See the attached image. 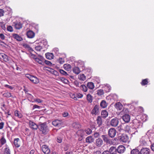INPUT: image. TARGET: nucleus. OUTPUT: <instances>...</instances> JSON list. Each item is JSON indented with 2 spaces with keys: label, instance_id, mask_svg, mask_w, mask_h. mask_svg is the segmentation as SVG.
Listing matches in <instances>:
<instances>
[{
  "label": "nucleus",
  "instance_id": "nucleus-1",
  "mask_svg": "<svg viewBox=\"0 0 154 154\" xmlns=\"http://www.w3.org/2000/svg\"><path fill=\"white\" fill-rule=\"evenodd\" d=\"M38 129L43 134H46L49 131L47 125L45 123H42L38 125Z\"/></svg>",
  "mask_w": 154,
  "mask_h": 154
},
{
  "label": "nucleus",
  "instance_id": "nucleus-2",
  "mask_svg": "<svg viewBox=\"0 0 154 154\" xmlns=\"http://www.w3.org/2000/svg\"><path fill=\"white\" fill-rule=\"evenodd\" d=\"M26 77L29 79L33 83L37 84L39 82V79L35 76L29 74H26Z\"/></svg>",
  "mask_w": 154,
  "mask_h": 154
},
{
  "label": "nucleus",
  "instance_id": "nucleus-3",
  "mask_svg": "<svg viewBox=\"0 0 154 154\" xmlns=\"http://www.w3.org/2000/svg\"><path fill=\"white\" fill-rule=\"evenodd\" d=\"M116 131L114 128H110L108 131V135L111 138L114 137L116 135Z\"/></svg>",
  "mask_w": 154,
  "mask_h": 154
},
{
  "label": "nucleus",
  "instance_id": "nucleus-4",
  "mask_svg": "<svg viewBox=\"0 0 154 154\" xmlns=\"http://www.w3.org/2000/svg\"><path fill=\"white\" fill-rule=\"evenodd\" d=\"M109 123L112 126L116 127L119 123V119L116 117H115L111 120Z\"/></svg>",
  "mask_w": 154,
  "mask_h": 154
},
{
  "label": "nucleus",
  "instance_id": "nucleus-5",
  "mask_svg": "<svg viewBox=\"0 0 154 154\" xmlns=\"http://www.w3.org/2000/svg\"><path fill=\"white\" fill-rule=\"evenodd\" d=\"M100 107L99 105H96L92 109L91 113L93 115H96L99 112Z\"/></svg>",
  "mask_w": 154,
  "mask_h": 154
},
{
  "label": "nucleus",
  "instance_id": "nucleus-6",
  "mask_svg": "<svg viewBox=\"0 0 154 154\" xmlns=\"http://www.w3.org/2000/svg\"><path fill=\"white\" fill-rule=\"evenodd\" d=\"M126 128L128 132L132 135L136 134L138 132L136 128H133L128 125L126 126Z\"/></svg>",
  "mask_w": 154,
  "mask_h": 154
},
{
  "label": "nucleus",
  "instance_id": "nucleus-7",
  "mask_svg": "<svg viewBox=\"0 0 154 154\" xmlns=\"http://www.w3.org/2000/svg\"><path fill=\"white\" fill-rule=\"evenodd\" d=\"M5 147L3 150L0 152V154H11V151L8 145L6 144Z\"/></svg>",
  "mask_w": 154,
  "mask_h": 154
},
{
  "label": "nucleus",
  "instance_id": "nucleus-8",
  "mask_svg": "<svg viewBox=\"0 0 154 154\" xmlns=\"http://www.w3.org/2000/svg\"><path fill=\"white\" fill-rule=\"evenodd\" d=\"M63 123L61 121L57 119L55 120L52 122V124L55 127H61Z\"/></svg>",
  "mask_w": 154,
  "mask_h": 154
},
{
  "label": "nucleus",
  "instance_id": "nucleus-9",
  "mask_svg": "<svg viewBox=\"0 0 154 154\" xmlns=\"http://www.w3.org/2000/svg\"><path fill=\"white\" fill-rule=\"evenodd\" d=\"M150 149L148 148H142L140 151V154H150Z\"/></svg>",
  "mask_w": 154,
  "mask_h": 154
},
{
  "label": "nucleus",
  "instance_id": "nucleus-10",
  "mask_svg": "<svg viewBox=\"0 0 154 154\" xmlns=\"http://www.w3.org/2000/svg\"><path fill=\"white\" fill-rule=\"evenodd\" d=\"M42 150L45 154H49L50 152V149L46 145H43L42 146Z\"/></svg>",
  "mask_w": 154,
  "mask_h": 154
},
{
  "label": "nucleus",
  "instance_id": "nucleus-11",
  "mask_svg": "<svg viewBox=\"0 0 154 154\" xmlns=\"http://www.w3.org/2000/svg\"><path fill=\"white\" fill-rule=\"evenodd\" d=\"M29 124L30 127L32 129L36 130L38 128V125L31 121H29Z\"/></svg>",
  "mask_w": 154,
  "mask_h": 154
},
{
  "label": "nucleus",
  "instance_id": "nucleus-12",
  "mask_svg": "<svg viewBox=\"0 0 154 154\" xmlns=\"http://www.w3.org/2000/svg\"><path fill=\"white\" fill-rule=\"evenodd\" d=\"M117 152L119 153H122L125 150V148L122 145L119 146L117 149Z\"/></svg>",
  "mask_w": 154,
  "mask_h": 154
},
{
  "label": "nucleus",
  "instance_id": "nucleus-13",
  "mask_svg": "<svg viewBox=\"0 0 154 154\" xmlns=\"http://www.w3.org/2000/svg\"><path fill=\"white\" fill-rule=\"evenodd\" d=\"M14 144L16 148H18L20 146V142L19 138H15L14 139Z\"/></svg>",
  "mask_w": 154,
  "mask_h": 154
},
{
  "label": "nucleus",
  "instance_id": "nucleus-14",
  "mask_svg": "<svg viewBox=\"0 0 154 154\" xmlns=\"http://www.w3.org/2000/svg\"><path fill=\"white\" fill-rule=\"evenodd\" d=\"M78 135L79 136L78 140L79 141H81L84 137L83 131L82 130H79L77 132Z\"/></svg>",
  "mask_w": 154,
  "mask_h": 154
},
{
  "label": "nucleus",
  "instance_id": "nucleus-15",
  "mask_svg": "<svg viewBox=\"0 0 154 154\" xmlns=\"http://www.w3.org/2000/svg\"><path fill=\"white\" fill-rule=\"evenodd\" d=\"M123 121L126 123H128L130 120V116L128 114H125L122 116Z\"/></svg>",
  "mask_w": 154,
  "mask_h": 154
},
{
  "label": "nucleus",
  "instance_id": "nucleus-16",
  "mask_svg": "<svg viewBox=\"0 0 154 154\" xmlns=\"http://www.w3.org/2000/svg\"><path fill=\"white\" fill-rule=\"evenodd\" d=\"M26 35L28 38H32L35 36V33L32 31L29 30L27 32Z\"/></svg>",
  "mask_w": 154,
  "mask_h": 154
},
{
  "label": "nucleus",
  "instance_id": "nucleus-17",
  "mask_svg": "<svg viewBox=\"0 0 154 154\" xmlns=\"http://www.w3.org/2000/svg\"><path fill=\"white\" fill-rule=\"evenodd\" d=\"M109 151L110 154H116L117 152V149L115 146H112L110 148Z\"/></svg>",
  "mask_w": 154,
  "mask_h": 154
},
{
  "label": "nucleus",
  "instance_id": "nucleus-18",
  "mask_svg": "<svg viewBox=\"0 0 154 154\" xmlns=\"http://www.w3.org/2000/svg\"><path fill=\"white\" fill-rule=\"evenodd\" d=\"M115 106L117 110H121L122 109L123 105L120 102H117L115 105Z\"/></svg>",
  "mask_w": 154,
  "mask_h": 154
},
{
  "label": "nucleus",
  "instance_id": "nucleus-19",
  "mask_svg": "<svg viewBox=\"0 0 154 154\" xmlns=\"http://www.w3.org/2000/svg\"><path fill=\"white\" fill-rule=\"evenodd\" d=\"M103 143L102 140L100 138H98L96 140V144L98 147L100 146Z\"/></svg>",
  "mask_w": 154,
  "mask_h": 154
},
{
  "label": "nucleus",
  "instance_id": "nucleus-20",
  "mask_svg": "<svg viewBox=\"0 0 154 154\" xmlns=\"http://www.w3.org/2000/svg\"><path fill=\"white\" fill-rule=\"evenodd\" d=\"M128 140V137L126 135H122L121 136L120 140L124 143L126 142Z\"/></svg>",
  "mask_w": 154,
  "mask_h": 154
},
{
  "label": "nucleus",
  "instance_id": "nucleus-21",
  "mask_svg": "<svg viewBox=\"0 0 154 154\" xmlns=\"http://www.w3.org/2000/svg\"><path fill=\"white\" fill-rule=\"evenodd\" d=\"M13 36L14 38L18 41H21L23 40L22 38L18 34H13Z\"/></svg>",
  "mask_w": 154,
  "mask_h": 154
},
{
  "label": "nucleus",
  "instance_id": "nucleus-22",
  "mask_svg": "<svg viewBox=\"0 0 154 154\" xmlns=\"http://www.w3.org/2000/svg\"><path fill=\"white\" fill-rule=\"evenodd\" d=\"M101 116L102 117L105 119L107 117L108 113L107 111L105 110H103L101 113Z\"/></svg>",
  "mask_w": 154,
  "mask_h": 154
},
{
  "label": "nucleus",
  "instance_id": "nucleus-23",
  "mask_svg": "<svg viewBox=\"0 0 154 154\" xmlns=\"http://www.w3.org/2000/svg\"><path fill=\"white\" fill-rule=\"evenodd\" d=\"M64 137V135L62 134H60L57 137V141L60 143L62 142V140Z\"/></svg>",
  "mask_w": 154,
  "mask_h": 154
},
{
  "label": "nucleus",
  "instance_id": "nucleus-24",
  "mask_svg": "<svg viewBox=\"0 0 154 154\" xmlns=\"http://www.w3.org/2000/svg\"><path fill=\"white\" fill-rule=\"evenodd\" d=\"M45 56L46 58L49 60L53 59L54 56L53 53H46Z\"/></svg>",
  "mask_w": 154,
  "mask_h": 154
},
{
  "label": "nucleus",
  "instance_id": "nucleus-25",
  "mask_svg": "<svg viewBox=\"0 0 154 154\" xmlns=\"http://www.w3.org/2000/svg\"><path fill=\"white\" fill-rule=\"evenodd\" d=\"M97 124L98 126H100L102 124V119L100 116H98L97 117Z\"/></svg>",
  "mask_w": 154,
  "mask_h": 154
},
{
  "label": "nucleus",
  "instance_id": "nucleus-26",
  "mask_svg": "<svg viewBox=\"0 0 154 154\" xmlns=\"http://www.w3.org/2000/svg\"><path fill=\"white\" fill-rule=\"evenodd\" d=\"M133 123L135 127L137 128H140L141 126V122L138 120H134V121Z\"/></svg>",
  "mask_w": 154,
  "mask_h": 154
},
{
  "label": "nucleus",
  "instance_id": "nucleus-27",
  "mask_svg": "<svg viewBox=\"0 0 154 154\" xmlns=\"http://www.w3.org/2000/svg\"><path fill=\"white\" fill-rule=\"evenodd\" d=\"M3 95L4 97L7 98H9L11 97L13 98L15 97V96L14 95H12L11 93L8 92H5L4 94H3Z\"/></svg>",
  "mask_w": 154,
  "mask_h": 154
},
{
  "label": "nucleus",
  "instance_id": "nucleus-28",
  "mask_svg": "<svg viewBox=\"0 0 154 154\" xmlns=\"http://www.w3.org/2000/svg\"><path fill=\"white\" fill-rule=\"evenodd\" d=\"M101 137L105 142L106 143H109V140L108 137L107 135H102Z\"/></svg>",
  "mask_w": 154,
  "mask_h": 154
},
{
  "label": "nucleus",
  "instance_id": "nucleus-29",
  "mask_svg": "<svg viewBox=\"0 0 154 154\" xmlns=\"http://www.w3.org/2000/svg\"><path fill=\"white\" fill-rule=\"evenodd\" d=\"M73 72L76 74H78L80 72L79 68L78 67H75L73 68Z\"/></svg>",
  "mask_w": 154,
  "mask_h": 154
},
{
  "label": "nucleus",
  "instance_id": "nucleus-30",
  "mask_svg": "<svg viewBox=\"0 0 154 154\" xmlns=\"http://www.w3.org/2000/svg\"><path fill=\"white\" fill-rule=\"evenodd\" d=\"M73 128L75 129H79L80 128V125L77 122H75L73 123L72 124Z\"/></svg>",
  "mask_w": 154,
  "mask_h": 154
},
{
  "label": "nucleus",
  "instance_id": "nucleus-31",
  "mask_svg": "<svg viewBox=\"0 0 154 154\" xmlns=\"http://www.w3.org/2000/svg\"><path fill=\"white\" fill-rule=\"evenodd\" d=\"M107 104L105 100H102L100 103V106L102 108H106L107 106Z\"/></svg>",
  "mask_w": 154,
  "mask_h": 154
},
{
  "label": "nucleus",
  "instance_id": "nucleus-32",
  "mask_svg": "<svg viewBox=\"0 0 154 154\" xmlns=\"http://www.w3.org/2000/svg\"><path fill=\"white\" fill-rule=\"evenodd\" d=\"M87 99L88 102L91 103L93 100V97L90 94H88L87 96Z\"/></svg>",
  "mask_w": 154,
  "mask_h": 154
},
{
  "label": "nucleus",
  "instance_id": "nucleus-33",
  "mask_svg": "<svg viewBox=\"0 0 154 154\" xmlns=\"http://www.w3.org/2000/svg\"><path fill=\"white\" fill-rule=\"evenodd\" d=\"M94 139L91 136H89L87 137L86 139V142L89 143H91L93 142Z\"/></svg>",
  "mask_w": 154,
  "mask_h": 154
},
{
  "label": "nucleus",
  "instance_id": "nucleus-34",
  "mask_svg": "<svg viewBox=\"0 0 154 154\" xmlns=\"http://www.w3.org/2000/svg\"><path fill=\"white\" fill-rule=\"evenodd\" d=\"M131 154H140V151L137 148L133 149L131 151Z\"/></svg>",
  "mask_w": 154,
  "mask_h": 154
},
{
  "label": "nucleus",
  "instance_id": "nucleus-35",
  "mask_svg": "<svg viewBox=\"0 0 154 154\" xmlns=\"http://www.w3.org/2000/svg\"><path fill=\"white\" fill-rule=\"evenodd\" d=\"M87 87L89 89H92L94 88V83L92 82H88L87 84Z\"/></svg>",
  "mask_w": 154,
  "mask_h": 154
},
{
  "label": "nucleus",
  "instance_id": "nucleus-36",
  "mask_svg": "<svg viewBox=\"0 0 154 154\" xmlns=\"http://www.w3.org/2000/svg\"><path fill=\"white\" fill-rule=\"evenodd\" d=\"M103 88L105 91L106 92L110 91L111 89V87L108 84H106L105 86L103 87Z\"/></svg>",
  "mask_w": 154,
  "mask_h": 154
},
{
  "label": "nucleus",
  "instance_id": "nucleus-37",
  "mask_svg": "<svg viewBox=\"0 0 154 154\" xmlns=\"http://www.w3.org/2000/svg\"><path fill=\"white\" fill-rule=\"evenodd\" d=\"M15 27L17 29H20L22 27V24L20 22H18L15 24Z\"/></svg>",
  "mask_w": 154,
  "mask_h": 154
},
{
  "label": "nucleus",
  "instance_id": "nucleus-38",
  "mask_svg": "<svg viewBox=\"0 0 154 154\" xmlns=\"http://www.w3.org/2000/svg\"><path fill=\"white\" fill-rule=\"evenodd\" d=\"M79 79L81 81H84L86 79V77L84 74H80L78 76Z\"/></svg>",
  "mask_w": 154,
  "mask_h": 154
},
{
  "label": "nucleus",
  "instance_id": "nucleus-39",
  "mask_svg": "<svg viewBox=\"0 0 154 154\" xmlns=\"http://www.w3.org/2000/svg\"><path fill=\"white\" fill-rule=\"evenodd\" d=\"M63 68L67 71H69L71 68V66L69 64H66L63 65Z\"/></svg>",
  "mask_w": 154,
  "mask_h": 154
},
{
  "label": "nucleus",
  "instance_id": "nucleus-40",
  "mask_svg": "<svg viewBox=\"0 0 154 154\" xmlns=\"http://www.w3.org/2000/svg\"><path fill=\"white\" fill-rule=\"evenodd\" d=\"M0 142L2 145H3L6 143V140L4 136V135L2 136L0 140Z\"/></svg>",
  "mask_w": 154,
  "mask_h": 154
},
{
  "label": "nucleus",
  "instance_id": "nucleus-41",
  "mask_svg": "<svg viewBox=\"0 0 154 154\" xmlns=\"http://www.w3.org/2000/svg\"><path fill=\"white\" fill-rule=\"evenodd\" d=\"M140 142L141 144L143 145H147L146 141L145 140V137H142L140 140Z\"/></svg>",
  "mask_w": 154,
  "mask_h": 154
},
{
  "label": "nucleus",
  "instance_id": "nucleus-42",
  "mask_svg": "<svg viewBox=\"0 0 154 154\" xmlns=\"http://www.w3.org/2000/svg\"><path fill=\"white\" fill-rule=\"evenodd\" d=\"M81 90L84 92H86L87 91V87L85 85H81L80 87Z\"/></svg>",
  "mask_w": 154,
  "mask_h": 154
},
{
  "label": "nucleus",
  "instance_id": "nucleus-43",
  "mask_svg": "<svg viewBox=\"0 0 154 154\" xmlns=\"http://www.w3.org/2000/svg\"><path fill=\"white\" fill-rule=\"evenodd\" d=\"M14 115L15 116H17L19 118H21L22 116V114L19 113L17 110H16L14 111Z\"/></svg>",
  "mask_w": 154,
  "mask_h": 154
},
{
  "label": "nucleus",
  "instance_id": "nucleus-44",
  "mask_svg": "<svg viewBox=\"0 0 154 154\" xmlns=\"http://www.w3.org/2000/svg\"><path fill=\"white\" fill-rule=\"evenodd\" d=\"M97 94L99 96H101L103 95L104 94V92L103 90L99 89L97 91Z\"/></svg>",
  "mask_w": 154,
  "mask_h": 154
},
{
  "label": "nucleus",
  "instance_id": "nucleus-45",
  "mask_svg": "<svg viewBox=\"0 0 154 154\" xmlns=\"http://www.w3.org/2000/svg\"><path fill=\"white\" fill-rule=\"evenodd\" d=\"M148 83V79H146L142 80L141 84L142 85H147Z\"/></svg>",
  "mask_w": 154,
  "mask_h": 154
},
{
  "label": "nucleus",
  "instance_id": "nucleus-46",
  "mask_svg": "<svg viewBox=\"0 0 154 154\" xmlns=\"http://www.w3.org/2000/svg\"><path fill=\"white\" fill-rule=\"evenodd\" d=\"M86 133L88 135L90 134L92 132V130L89 128H87L85 129Z\"/></svg>",
  "mask_w": 154,
  "mask_h": 154
},
{
  "label": "nucleus",
  "instance_id": "nucleus-47",
  "mask_svg": "<svg viewBox=\"0 0 154 154\" xmlns=\"http://www.w3.org/2000/svg\"><path fill=\"white\" fill-rule=\"evenodd\" d=\"M60 79L61 81L62 82H63L66 84H67L69 82L68 81L67 79L64 78H60Z\"/></svg>",
  "mask_w": 154,
  "mask_h": 154
},
{
  "label": "nucleus",
  "instance_id": "nucleus-48",
  "mask_svg": "<svg viewBox=\"0 0 154 154\" xmlns=\"http://www.w3.org/2000/svg\"><path fill=\"white\" fill-rule=\"evenodd\" d=\"M0 26H1L2 29L4 30H5L6 29L5 26V24L3 22H0Z\"/></svg>",
  "mask_w": 154,
  "mask_h": 154
},
{
  "label": "nucleus",
  "instance_id": "nucleus-49",
  "mask_svg": "<svg viewBox=\"0 0 154 154\" xmlns=\"http://www.w3.org/2000/svg\"><path fill=\"white\" fill-rule=\"evenodd\" d=\"M2 59H3V60L5 62H7L9 60L8 56L6 55L5 54L3 57H2Z\"/></svg>",
  "mask_w": 154,
  "mask_h": 154
},
{
  "label": "nucleus",
  "instance_id": "nucleus-50",
  "mask_svg": "<svg viewBox=\"0 0 154 154\" xmlns=\"http://www.w3.org/2000/svg\"><path fill=\"white\" fill-rule=\"evenodd\" d=\"M59 71L61 74L64 75L66 76L68 75L67 73L63 69H60Z\"/></svg>",
  "mask_w": 154,
  "mask_h": 154
},
{
  "label": "nucleus",
  "instance_id": "nucleus-51",
  "mask_svg": "<svg viewBox=\"0 0 154 154\" xmlns=\"http://www.w3.org/2000/svg\"><path fill=\"white\" fill-rule=\"evenodd\" d=\"M35 61L37 62L38 63L41 65H43L44 62H43L42 60L39 59V58H35Z\"/></svg>",
  "mask_w": 154,
  "mask_h": 154
},
{
  "label": "nucleus",
  "instance_id": "nucleus-52",
  "mask_svg": "<svg viewBox=\"0 0 154 154\" xmlns=\"http://www.w3.org/2000/svg\"><path fill=\"white\" fill-rule=\"evenodd\" d=\"M23 47L27 50H29V49H31V47L28 44H24L23 45Z\"/></svg>",
  "mask_w": 154,
  "mask_h": 154
},
{
  "label": "nucleus",
  "instance_id": "nucleus-53",
  "mask_svg": "<svg viewBox=\"0 0 154 154\" xmlns=\"http://www.w3.org/2000/svg\"><path fill=\"white\" fill-rule=\"evenodd\" d=\"M35 50L38 51H40L42 49V47L40 45H38L35 47Z\"/></svg>",
  "mask_w": 154,
  "mask_h": 154
},
{
  "label": "nucleus",
  "instance_id": "nucleus-54",
  "mask_svg": "<svg viewBox=\"0 0 154 154\" xmlns=\"http://www.w3.org/2000/svg\"><path fill=\"white\" fill-rule=\"evenodd\" d=\"M7 29L8 31H10L11 32L13 31V28L11 26H9L7 27Z\"/></svg>",
  "mask_w": 154,
  "mask_h": 154
},
{
  "label": "nucleus",
  "instance_id": "nucleus-55",
  "mask_svg": "<svg viewBox=\"0 0 154 154\" xmlns=\"http://www.w3.org/2000/svg\"><path fill=\"white\" fill-rule=\"evenodd\" d=\"M26 96L29 99H30L31 100L33 98V97L32 95L31 94L29 93L27 94L26 95Z\"/></svg>",
  "mask_w": 154,
  "mask_h": 154
},
{
  "label": "nucleus",
  "instance_id": "nucleus-56",
  "mask_svg": "<svg viewBox=\"0 0 154 154\" xmlns=\"http://www.w3.org/2000/svg\"><path fill=\"white\" fill-rule=\"evenodd\" d=\"M42 100L39 98H36L34 100L35 102H36L38 103H42Z\"/></svg>",
  "mask_w": 154,
  "mask_h": 154
},
{
  "label": "nucleus",
  "instance_id": "nucleus-57",
  "mask_svg": "<svg viewBox=\"0 0 154 154\" xmlns=\"http://www.w3.org/2000/svg\"><path fill=\"white\" fill-rule=\"evenodd\" d=\"M0 38L2 40H4L5 39V36L3 34L1 33L0 34Z\"/></svg>",
  "mask_w": 154,
  "mask_h": 154
},
{
  "label": "nucleus",
  "instance_id": "nucleus-58",
  "mask_svg": "<svg viewBox=\"0 0 154 154\" xmlns=\"http://www.w3.org/2000/svg\"><path fill=\"white\" fill-rule=\"evenodd\" d=\"M4 86L5 87L8 88L11 90H12L14 88V87H13L10 86L8 85H5Z\"/></svg>",
  "mask_w": 154,
  "mask_h": 154
},
{
  "label": "nucleus",
  "instance_id": "nucleus-59",
  "mask_svg": "<svg viewBox=\"0 0 154 154\" xmlns=\"http://www.w3.org/2000/svg\"><path fill=\"white\" fill-rule=\"evenodd\" d=\"M4 11L2 9H0V16H2L4 15Z\"/></svg>",
  "mask_w": 154,
  "mask_h": 154
},
{
  "label": "nucleus",
  "instance_id": "nucleus-60",
  "mask_svg": "<svg viewBox=\"0 0 154 154\" xmlns=\"http://www.w3.org/2000/svg\"><path fill=\"white\" fill-rule=\"evenodd\" d=\"M45 64L49 65H51L52 64V63L49 61L45 60Z\"/></svg>",
  "mask_w": 154,
  "mask_h": 154
},
{
  "label": "nucleus",
  "instance_id": "nucleus-61",
  "mask_svg": "<svg viewBox=\"0 0 154 154\" xmlns=\"http://www.w3.org/2000/svg\"><path fill=\"white\" fill-rule=\"evenodd\" d=\"M58 61L60 64H63L64 62V61L61 58H59Z\"/></svg>",
  "mask_w": 154,
  "mask_h": 154
},
{
  "label": "nucleus",
  "instance_id": "nucleus-62",
  "mask_svg": "<svg viewBox=\"0 0 154 154\" xmlns=\"http://www.w3.org/2000/svg\"><path fill=\"white\" fill-rule=\"evenodd\" d=\"M40 108V106H39L37 105H35L33 106L32 109H34L35 108H37L38 109H39Z\"/></svg>",
  "mask_w": 154,
  "mask_h": 154
},
{
  "label": "nucleus",
  "instance_id": "nucleus-63",
  "mask_svg": "<svg viewBox=\"0 0 154 154\" xmlns=\"http://www.w3.org/2000/svg\"><path fill=\"white\" fill-rule=\"evenodd\" d=\"M99 134L98 132H95L94 134V136L95 138H97L99 136Z\"/></svg>",
  "mask_w": 154,
  "mask_h": 154
},
{
  "label": "nucleus",
  "instance_id": "nucleus-64",
  "mask_svg": "<svg viewBox=\"0 0 154 154\" xmlns=\"http://www.w3.org/2000/svg\"><path fill=\"white\" fill-rule=\"evenodd\" d=\"M102 154H111L109 151L105 150L103 151Z\"/></svg>",
  "mask_w": 154,
  "mask_h": 154
}]
</instances>
